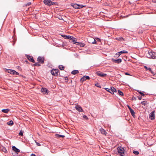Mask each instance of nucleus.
Wrapping results in <instances>:
<instances>
[{"label": "nucleus", "instance_id": "f257e3e1", "mask_svg": "<svg viewBox=\"0 0 156 156\" xmlns=\"http://www.w3.org/2000/svg\"><path fill=\"white\" fill-rule=\"evenodd\" d=\"M147 57L148 58L152 59H156V53L152 51H149L147 55Z\"/></svg>", "mask_w": 156, "mask_h": 156}, {"label": "nucleus", "instance_id": "f03ea898", "mask_svg": "<svg viewBox=\"0 0 156 156\" xmlns=\"http://www.w3.org/2000/svg\"><path fill=\"white\" fill-rule=\"evenodd\" d=\"M118 152L119 154L121 156H123L124 155V149L121 147H118L117 148Z\"/></svg>", "mask_w": 156, "mask_h": 156}, {"label": "nucleus", "instance_id": "7ed1b4c3", "mask_svg": "<svg viewBox=\"0 0 156 156\" xmlns=\"http://www.w3.org/2000/svg\"><path fill=\"white\" fill-rule=\"evenodd\" d=\"M44 3L45 4L48 6H50L55 4V3L51 0H44Z\"/></svg>", "mask_w": 156, "mask_h": 156}, {"label": "nucleus", "instance_id": "20e7f679", "mask_svg": "<svg viewBox=\"0 0 156 156\" xmlns=\"http://www.w3.org/2000/svg\"><path fill=\"white\" fill-rule=\"evenodd\" d=\"M59 72V70L58 69H52L51 71V74L55 76H57L58 74V73Z\"/></svg>", "mask_w": 156, "mask_h": 156}, {"label": "nucleus", "instance_id": "39448f33", "mask_svg": "<svg viewBox=\"0 0 156 156\" xmlns=\"http://www.w3.org/2000/svg\"><path fill=\"white\" fill-rule=\"evenodd\" d=\"M144 68L146 69V70L147 71H148L149 72H150L153 76H154L155 75V73L152 71L151 69L149 67H147L146 66H144Z\"/></svg>", "mask_w": 156, "mask_h": 156}, {"label": "nucleus", "instance_id": "423d86ee", "mask_svg": "<svg viewBox=\"0 0 156 156\" xmlns=\"http://www.w3.org/2000/svg\"><path fill=\"white\" fill-rule=\"evenodd\" d=\"M26 57L30 61L32 62H35L32 56L27 55H26Z\"/></svg>", "mask_w": 156, "mask_h": 156}, {"label": "nucleus", "instance_id": "0eeeda50", "mask_svg": "<svg viewBox=\"0 0 156 156\" xmlns=\"http://www.w3.org/2000/svg\"><path fill=\"white\" fill-rule=\"evenodd\" d=\"M69 40L70 41V42H73L74 44H76V43H78V42L76 41V39L72 36H70V38Z\"/></svg>", "mask_w": 156, "mask_h": 156}, {"label": "nucleus", "instance_id": "6e6552de", "mask_svg": "<svg viewBox=\"0 0 156 156\" xmlns=\"http://www.w3.org/2000/svg\"><path fill=\"white\" fill-rule=\"evenodd\" d=\"M154 111H153L150 114L149 118L152 120L154 119Z\"/></svg>", "mask_w": 156, "mask_h": 156}, {"label": "nucleus", "instance_id": "1a4fd4ad", "mask_svg": "<svg viewBox=\"0 0 156 156\" xmlns=\"http://www.w3.org/2000/svg\"><path fill=\"white\" fill-rule=\"evenodd\" d=\"M112 62L118 64H119L121 63L122 61V60L121 58H119L117 59H115L114 58H112Z\"/></svg>", "mask_w": 156, "mask_h": 156}, {"label": "nucleus", "instance_id": "9d476101", "mask_svg": "<svg viewBox=\"0 0 156 156\" xmlns=\"http://www.w3.org/2000/svg\"><path fill=\"white\" fill-rule=\"evenodd\" d=\"M41 91L44 94H47L48 93V90L45 88H42L41 89Z\"/></svg>", "mask_w": 156, "mask_h": 156}, {"label": "nucleus", "instance_id": "9b49d317", "mask_svg": "<svg viewBox=\"0 0 156 156\" xmlns=\"http://www.w3.org/2000/svg\"><path fill=\"white\" fill-rule=\"evenodd\" d=\"M37 61L38 62L43 64L44 63V58L43 57L39 56L37 58Z\"/></svg>", "mask_w": 156, "mask_h": 156}, {"label": "nucleus", "instance_id": "f8f14e48", "mask_svg": "<svg viewBox=\"0 0 156 156\" xmlns=\"http://www.w3.org/2000/svg\"><path fill=\"white\" fill-rule=\"evenodd\" d=\"M76 109L79 112H83V111L82 108L79 105H77L75 107Z\"/></svg>", "mask_w": 156, "mask_h": 156}, {"label": "nucleus", "instance_id": "ddd939ff", "mask_svg": "<svg viewBox=\"0 0 156 156\" xmlns=\"http://www.w3.org/2000/svg\"><path fill=\"white\" fill-rule=\"evenodd\" d=\"M99 131L102 134L105 135H106V134L107 133V132L105 129H104L102 128H101L99 129Z\"/></svg>", "mask_w": 156, "mask_h": 156}, {"label": "nucleus", "instance_id": "4468645a", "mask_svg": "<svg viewBox=\"0 0 156 156\" xmlns=\"http://www.w3.org/2000/svg\"><path fill=\"white\" fill-rule=\"evenodd\" d=\"M97 75L100 76L105 77L107 76V74L105 73H103L101 72H98L97 73Z\"/></svg>", "mask_w": 156, "mask_h": 156}, {"label": "nucleus", "instance_id": "2eb2a0df", "mask_svg": "<svg viewBox=\"0 0 156 156\" xmlns=\"http://www.w3.org/2000/svg\"><path fill=\"white\" fill-rule=\"evenodd\" d=\"M12 149L16 153L19 152L20 151V150L17 148L16 147L13 146L12 147Z\"/></svg>", "mask_w": 156, "mask_h": 156}, {"label": "nucleus", "instance_id": "dca6fc26", "mask_svg": "<svg viewBox=\"0 0 156 156\" xmlns=\"http://www.w3.org/2000/svg\"><path fill=\"white\" fill-rule=\"evenodd\" d=\"M71 5L75 9H78V4L72 3Z\"/></svg>", "mask_w": 156, "mask_h": 156}, {"label": "nucleus", "instance_id": "f3484780", "mask_svg": "<svg viewBox=\"0 0 156 156\" xmlns=\"http://www.w3.org/2000/svg\"><path fill=\"white\" fill-rule=\"evenodd\" d=\"M111 93L112 94H114V92H116V89L114 88V87H111Z\"/></svg>", "mask_w": 156, "mask_h": 156}, {"label": "nucleus", "instance_id": "a211bd4d", "mask_svg": "<svg viewBox=\"0 0 156 156\" xmlns=\"http://www.w3.org/2000/svg\"><path fill=\"white\" fill-rule=\"evenodd\" d=\"M1 150L4 152L5 153H7V151L5 147H1Z\"/></svg>", "mask_w": 156, "mask_h": 156}, {"label": "nucleus", "instance_id": "6ab92c4d", "mask_svg": "<svg viewBox=\"0 0 156 156\" xmlns=\"http://www.w3.org/2000/svg\"><path fill=\"white\" fill-rule=\"evenodd\" d=\"M76 44L77 45H80L81 47H83L85 45V44L83 43H76Z\"/></svg>", "mask_w": 156, "mask_h": 156}, {"label": "nucleus", "instance_id": "aec40b11", "mask_svg": "<svg viewBox=\"0 0 156 156\" xmlns=\"http://www.w3.org/2000/svg\"><path fill=\"white\" fill-rule=\"evenodd\" d=\"M79 73V71L78 70H75L71 72V73L73 75H75Z\"/></svg>", "mask_w": 156, "mask_h": 156}, {"label": "nucleus", "instance_id": "412c9836", "mask_svg": "<svg viewBox=\"0 0 156 156\" xmlns=\"http://www.w3.org/2000/svg\"><path fill=\"white\" fill-rule=\"evenodd\" d=\"M9 109H3L2 110V112L7 113L9 111Z\"/></svg>", "mask_w": 156, "mask_h": 156}, {"label": "nucleus", "instance_id": "4be33fe9", "mask_svg": "<svg viewBox=\"0 0 156 156\" xmlns=\"http://www.w3.org/2000/svg\"><path fill=\"white\" fill-rule=\"evenodd\" d=\"M62 36L65 39H69L70 37V36H67L66 35H63Z\"/></svg>", "mask_w": 156, "mask_h": 156}, {"label": "nucleus", "instance_id": "5701e85b", "mask_svg": "<svg viewBox=\"0 0 156 156\" xmlns=\"http://www.w3.org/2000/svg\"><path fill=\"white\" fill-rule=\"evenodd\" d=\"M7 124L9 126H12L13 125V122L12 120H10L7 122Z\"/></svg>", "mask_w": 156, "mask_h": 156}, {"label": "nucleus", "instance_id": "b1692460", "mask_svg": "<svg viewBox=\"0 0 156 156\" xmlns=\"http://www.w3.org/2000/svg\"><path fill=\"white\" fill-rule=\"evenodd\" d=\"M129 111H130V112L131 114L133 116H134L135 115V113L134 110L133 109H130L129 110Z\"/></svg>", "mask_w": 156, "mask_h": 156}, {"label": "nucleus", "instance_id": "393cba45", "mask_svg": "<svg viewBox=\"0 0 156 156\" xmlns=\"http://www.w3.org/2000/svg\"><path fill=\"white\" fill-rule=\"evenodd\" d=\"M55 136L57 137H58V138H59V137H65V136H64V135H59V134H56Z\"/></svg>", "mask_w": 156, "mask_h": 156}, {"label": "nucleus", "instance_id": "a878e982", "mask_svg": "<svg viewBox=\"0 0 156 156\" xmlns=\"http://www.w3.org/2000/svg\"><path fill=\"white\" fill-rule=\"evenodd\" d=\"M58 68H59V69L61 70H64V69L65 68L64 66H63L62 65L59 66Z\"/></svg>", "mask_w": 156, "mask_h": 156}, {"label": "nucleus", "instance_id": "bb28decb", "mask_svg": "<svg viewBox=\"0 0 156 156\" xmlns=\"http://www.w3.org/2000/svg\"><path fill=\"white\" fill-rule=\"evenodd\" d=\"M128 53V51L125 50L119 52V53H121V54H122V53Z\"/></svg>", "mask_w": 156, "mask_h": 156}, {"label": "nucleus", "instance_id": "cd10ccee", "mask_svg": "<svg viewBox=\"0 0 156 156\" xmlns=\"http://www.w3.org/2000/svg\"><path fill=\"white\" fill-rule=\"evenodd\" d=\"M118 92L119 94L120 95L122 96H123L124 94H123V93L122 91H120V90H118Z\"/></svg>", "mask_w": 156, "mask_h": 156}, {"label": "nucleus", "instance_id": "c85d7f7f", "mask_svg": "<svg viewBox=\"0 0 156 156\" xmlns=\"http://www.w3.org/2000/svg\"><path fill=\"white\" fill-rule=\"evenodd\" d=\"M39 62L35 63L34 64V66H41V65L39 63Z\"/></svg>", "mask_w": 156, "mask_h": 156}, {"label": "nucleus", "instance_id": "c756f323", "mask_svg": "<svg viewBox=\"0 0 156 156\" xmlns=\"http://www.w3.org/2000/svg\"><path fill=\"white\" fill-rule=\"evenodd\" d=\"M85 80H86V79L84 76L82 78H81L80 79V81L81 82H83Z\"/></svg>", "mask_w": 156, "mask_h": 156}, {"label": "nucleus", "instance_id": "7c9ffc66", "mask_svg": "<svg viewBox=\"0 0 156 156\" xmlns=\"http://www.w3.org/2000/svg\"><path fill=\"white\" fill-rule=\"evenodd\" d=\"M133 152L135 155H138L139 154L138 151H133Z\"/></svg>", "mask_w": 156, "mask_h": 156}, {"label": "nucleus", "instance_id": "2f4dec72", "mask_svg": "<svg viewBox=\"0 0 156 156\" xmlns=\"http://www.w3.org/2000/svg\"><path fill=\"white\" fill-rule=\"evenodd\" d=\"M23 131L22 130H21L19 133V135H20V136H22L23 135Z\"/></svg>", "mask_w": 156, "mask_h": 156}, {"label": "nucleus", "instance_id": "473e14b6", "mask_svg": "<svg viewBox=\"0 0 156 156\" xmlns=\"http://www.w3.org/2000/svg\"><path fill=\"white\" fill-rule=\"evenodd\" d=\"M85 6L78 4V9L82 8L84 7Z\"/></svg>", "mask_w": 156, "mask_h": 156}, {"label": "nucleus", "instance_id": "72a5a7b5", "mask_svg": "<svg viewBox=\"0 0 156 156\" xmlns=\"http://www.w3.org/2000/svg\"><path fill=\"white\" fill-rule=\"evenodd\" d=\"M105 89L106 91H108V92H109L111 93V88L109 89L108 88H105Z\"/></svg>", "mask_w": 156, "mask_h": 156}, {"label": "nucleus", "instance_id": "f704fd0d", "mask_svg": "<svg viewBox=\"0 0 156 156\" xmlns=\"http://www.w3.org/2000/svg\"><path fill=\"white\" fill-rule=\"evenodd\" d=\"M146 103H147V101H142L141 102V104H142L143 105H146Z\"/></svg>", "mask_w": 156, "mask_h": 156}, {"label": "nucleus", "instance_id": "c9c22d12", "mask_svg": "<svg viewBox=\"0 0 156 156\" xmlns=\"http://www.w3.org/2000/svg\"><path fill=\"white\" fill-rule=\"evenodd\" d=\"M138 92L142 96H144L145 95V94H144L141 91H139V90L138 91Z\"/></svg>", "mask_w": 156, "mask_h": 156}, {"label": "nucleus", "instance_id": "e433bc0d", "mask_svg": "<svg viewBox=\"0 0 156 156\" xmlns=\"http://www.w3.org/2000/svg\"><path fill=\"white\" fill-rule=\"evenodd\" d=\"M84 77L85 78L86 80H89L90 79V77L88 76H84Z\"/></svg>", "mask_w": 156, "mask_h": 156}, {"label": "nucleus", "instance_id": "4c0bfd02", "mask_svg": "<svg viewBox=\"0 0 156 156\" xmlns=\"http://www.w3.org/2000/svg\"><path fill=\"white\" fill-rule=\"evenodd\" d=\"M83 118L86 120H88V118L87 116L85 115H84L83 116Z\"/></svg>", "mask_w": 156, "mask_h": 156}, {"label": "nucleus", "instance_id": "58836bf2", "mask_svg": "<svg viewBox=\"0 0 156 156\" xmlns=\"http://www.w3.org/2000/svg\"><path fill=\"white\" fill-rule=\"evenodd\" d=\"M13 71V70L12 69H9L8 71V73H9L10 74L12 73V72Z\"/></svg>", "mask_w": 156, "mask_h": 156}, {"label": "nucleus", "instance_id": "ea45409f", "mask_svg": "<svg viewBox=\"0 0 156 156\" xmlns=\"http://www.w3.org/2000/svg\"><path fill=\"white\" fill-rule=\"evenodd\" d=\"M31 4V3L30 2H28V3L26 4L25 5L26 6H29Z\"/></svg>", "mask_w": 156, "mask_h": 156}, {"label": "nucleus", "instance_id": "a19ab883", "mask_svg": "<svg viewBox=\"0 0 156 156\" xmlns=\"http://www.w3.org/2000/svg\"><path fill=\"white\" fill-rule=\"evenodd\" d=\"M95 85L98 87H101L100 86L98 83L95 84Z\"/></svg>", "mask_w": 156, "mask_h": 156}, {"label": "nucleus", "instance_id": "79ce46f5", "mask_svg": "<svg viewBox=\"0 0 156 156\" xmlns=\"http://www.w3.org/2000/svg\"><path fill=\"white\" fill-rule=\"evenodd\" d=\"M36 144L37 146H39L41 145V144L40 143H38L37 142H36Z\"/></svg>", "mask_w": 156, "mask_h": 156}, {"label": "nucleus", "instance_id": "37998d69", "mask_svg": "<svg viewBox=\"0 0 156 156\" xmlns=\"http://www.w3.org/2000/svg\"><path fill=\"white\" fill-rule=\"evenodd\" d=\"M92 43L93 44H96V41L95 39H94V41Z\"/></svg>", "mask_w": 156, "mask_h": 156}, {"label": "nucleus", "instance_id": "c03bdc74", "mask_svg": "<svg viewBox=\"0 0 156 156\" xmlns=\"http://www.w3.org/2000/svg\"><path fill=\"white\" fill-rule=\"evenodd\" d=\"M65 80H66V82H68V78L67 77H65Z\"/></svg>", "mask_w": 156, "mask_h": 156}, {"label": "nucleus", "instance_id": "a18cd8bd", "mask_svg": "<svg viewBox=\"0 0 156 156\" xmlns=\"http://www.w3.org/2000/svg\"><path fill=\"white\" fill-rule=\"evenodd\" d=\"M15 71L13 70V71L12 72V73L11 74L15 75Z\"/></svg>", "mask_w": 156, "mask_h": 156}, {"label": "nucleus", "instance_id": "49530a36", "mask_svg": "<svg viewBox=\"0 0 156 156\" xmlns=\"http://www.w3.org/2000/svg\"><path fill=\"white\" fill-rule=\"evenodd\" d=\"M19 74V73L18 72H16V71H15V75H18Z\"/></svg>", "mask_w": 156, "mask_h": 156}, {"label": "nucleus", "instance_id": "de8ad7c7", "mask_svg": "<svg viewBox=\"0 0 156 156\" xmlns=\"http://www.w3.org/2000/svg\"><path fill=\"white\" fill-rule=\"evenodd\" d=\"M116 54L118 55V57H119L121 55V53H119V52H118Z\"/></svg>", "mask_w": 156, "mask_h": 156}, {"label": "nucleus", "instance_id": "09e8293b", "mask_svg": "<svg viewBox=\"0 0 156 156\" xmlns=\"http://www.w3.org/2000/svg\"><path fill=\"white\" fill-rule=\"evenodd\" d=\"M127 107H128V108L129 109V110L130 109H131L132 108H131L128 105H127Z\"/></svg>", "mask_w": 156, "mask_h": 156}, {"label": "nucleus", "instance_id": "8fccbe9b", "mask_svg": "<svg viewBox=\"0 0 156 156\" xmlns=\"http://www.w3.org/2000/svg\"><path fill=\"white\" fill-rule=\"evenodd\" d=\"M125 74L126 75H130L129 73H125Z\"/></svg>", "mask_w": 156, "mask_h": 156}, {"label": "nucleus", "instance_id": "3c124183", "mask_svg": "<svg viewBox=\"0 0 156 156\" xmlns=\"http://www.w3.org/2000/svg\"><path fill=\"white\" fill-rule=\"evenodd\" d=\"M138 98L139 100H141L142 99V97H138Z\"/></svg>", "mask_w": 156, "mask_h": 156}, {"label": "nucleus", "instance_id": "603ef678", "mask_svg": "<svg viewBox=\"0 0 156 156\" xmlns=\"http://www.w3.org/2000/svg\"><path fill=\"white\" fill-rule=\"evenodd\" d=\"M31 156H36L34 154H32Z\"/></svg>", "mask_w": 156, "mask_h": 156}, {"label": "nucleus", "instance_id": "864d4df0", "mask_svg": "<svg viewBox=\"0 0 156 156\" xmlns=\"http://www.w3.org/2000/svg\"><path fill=\"white\" fill-rule=\"evenodd\" d=\"M120 39H121V40H122H122H123V38L122 37H121V38H120Z\"/></svg>", "mask_w": 156, "mask_h": 156}, {"label": "nucleus", "instance_id": "5fc2aeb1", "mask_svg": "<svg viewBox=\"0 0 156 156\" xmlns=\"http://www.w3.org/2000/svg\"><path fill=\"white\" fill-rule=\"evenodd\" d=\"M26 62H28V61L27 60L25 61Z\"/></svg>", "mask_w": 156, "mask_h": 156}]
</instances>
